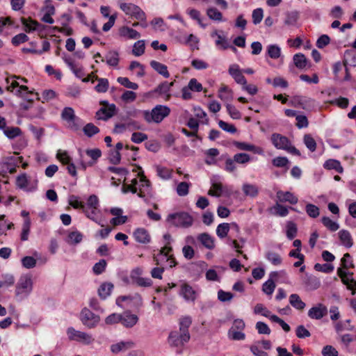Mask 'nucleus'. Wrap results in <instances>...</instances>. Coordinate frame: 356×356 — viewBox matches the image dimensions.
I'll list each match as a JSON object with an SVG mask.
<instances>
[{"mask_svg": "<svg viewBox=\"0 0 356 356\" xmlns=\"http://www.w3.org/2000/svg\"><path fill=\"white\" fill-rule=\"evenodd\" d=\"M140 176V182L141 183L139 186L138 192V188L135 186L132 185H124L122 188V192L123 193H127L128 192H131L132 193H136L138 197L144 199L145 202H147V199L146 196L151 194V186L150 181L146 178L143 172L139 173Z\"/></svg>", "mask_w": 356, "mask_h": 356, "instance_id": "1", "label": "nucleus"}, {"mask_svg": "<svg viewBox=\"0 0 356 356\" xmlns=\"http://www.w3.org/2000/svg\"><path fill=\"white\" fill-rule=\"evenodd\" d=\"M193 218L188 213L181 211L170 213L166 221L176 227L188 228L193 225Z\"/></svg>", "mask_w": 356, "mask_h": 356, "instance_id": "2", "label": "nucleus"}, {"mask_svg": "<svg viewBox=\"0 0 356 356\" xmlns=\"http://www.w3.org/2000/svg\"><path fill=\"white\" fill-rule=\"evenodd\" d=\"M170 113V109L167 106L157 105L151 112L149 111H143V117L147 122H152L156 123L161 122Z\"/></svg>", "mask_w": 356, "mask_h": 356, "instance_id": "3", "label": "nucleus"}, {"mask_svg": "<svg viewBox=\"0 0 356 356\" xmlns=\"http://www.w3.org/2000/svg\"><path fill=\"white\" fill-rule=\"evenodd\" d=\"M61 118L68 123V127L72 131H76L80 129V119L75 115L72 108H64L61 113Z\"/></svg>", "mask_w": 356, "mask_h": 356, "instance_id": "4", "label": "nucleus"}, {"mask_svg": "<svg viewBox=\"0 0 356 356\" xmlns=\"http://www.w3.org/2000/svg\"><path fill=\"white\" fill-rule=\"evenodd\" d=\"M120 7L127 15H131L132 19L145 21V13L139 6L133 3H122Z\"/></svg>", "mask_w": 356, "mask_h": 356, "instance_id": "5", "label": "nucleus"}, {"mask_svg": "<svg viewBox=\"0 0 356 356\" xmlns=\"http://www.w3.org/2000/svg\"><path fill=\"white\" fill-rule=\"evenodd\" d=\"M80 319L84 325L91 329L97 325L100 321V317L85 307L81 312Z\"/></svg>", "mask_w": 356, "mask_h": 356, "instance_id": "6", "label": "nucleus"}, {"mask_svg": "<svg viewBox=\"0 0 356 356\" xmlns=\"http://www.w3.org/2000/svg\"><path fill=\"white\" fill-rule=\"evenodd\" d=\"M32 280L31 276H22L16 286L15 293L17 296H28L32 291Z\"/></svg>", "mask_w": 356, "mask_h": 356, "instance_id": "7", "label": "nucleus"}, {"mask_svg": "<svg viewBox=\"0 0 356 356\" xmlns=\"http://www.w3.org/2000/svg\"><path fill=\"white\" fill-rule=\"evenodd\" d=\"M280 276L282 277H286V273L284 270H280V271H273L270 273V278L264 283L262 286V291L266 293L267 295H271L275 289V284L274 282L275 280H277V278Z\"/></svg>", "mask_w": 356, "mask_h": 356, "instance_id": "8", "label": "nucleus"}, {"mask_svg": "<svg viewBox=\"0 0 356 356\" xmlns=\"http://www.w3.org/2000/svg\"><path fill=\"white\" fill-rule=\"evenodd\" d=\"M67 334L70 339L83 342L85 344H90L94 341L90 334L76 330L73 327H69L67 329Z\"/></svg>", "mask_w": 356, "mask_h": 356, "instance_id": "9", "label": "nucleus"}, {"mask_svg": "<svg viewBox=\"0 0 356 356\" xmlns=\"http://www.w3.org/2000/svg\"><path fill=\"white\" fill-rule=\"evenodd\" d=\"M116 113V106L111 104L108 107H102L97 112L95 117L98 120H108Z\"/></svg>", "mask_w": 356, "mask_h": 356, "instance_id": "10", "label": "nucleus"}, {"mask_svg": "<svg viewBox=\"0 0 356 356\" xmlns=\"http://www.w3.org/2000/svg\"><path fill=\"white\" fill-rule=\"evenodd\" d=\"M327 314V307L321 303L312 307L308 311V316L312 319L319 320Z\"/></svg>", "mask_w": 356, "mask_h": 356, "instance_id": "11", "label": "nucleus"}, {"mask_svg": "<svg viewBox=\"0 0 356 356\" xmlns=\"http://www.w3.org/2000/svg\"><path fill=\"white\" fill-rule=\"evenodd\" d=\"M197 291L188 284L184 283L181 286L179 295L186 301L194 302L197 298Z\"/></svg>", "mask_w": 356, "mask_h": 356, "instance_id": "12", "label": "nucleus"}, {"mask_svg": "<svg viewBox=\"0 0 356 356\" xmlns=\"http://www.w3.org/2000/svg\"><path fill=\"white\" fill-rule=\"evenodd\" d=\"M271 142L273 145L278 149H286V147L290 145L289 139L284 136H282L280 134L274 133L271 135Z\"/></svg>", "mask_w": 356, "mask_h": 356, "instance_id": "13", "label": "nucleus"}, {"mask_svg": "<svg viewBox=\"0 0 356 356\" xmlns=\"http://www.w3.org/2000/svg\"><path fill=\"white\" fill-rule=\"evenodd\" d=\"M302 284L307 291H314L321 286L320 280L315 276L306 273L302 278Z\"/></svg>", "mask_w": 356, "mask_h": 356, "instance_id": "14", "label": "nucleus"}, {"mask_svg": "<svg viewBox=\"0 0 356 356\" xmlns=\"http://www.w3.org/2000/svg\"><path fill=\"white\" fill-rule=\"evenodd\" d=\"M136 241L140 243L147 244L150 242L151 237L145 228H138L134 232Z\"/></svg>", "mask_w": 356, "mask_h": 356, "instance_id": "15", "label": "nucleus"}, {"mask_svg": "<svg viewBox=\"0 0 356 356\" xmlns=\"http://www.w3.org/2000/svg\"><path fill=\"white\" fill-rule=\"evenodd\" d=\"M233 145L240 150L249 151L257 154H261L262 152V149L260 147L245 142L234 140L233 141Z\"/></svg>", "mask_w": 356, "mask_h": 356, "instance_id": "16", "label": "nucleus"}, {"mask_svg": "<svg viewBox=\"0 0 356 356\" xmlns=\"http://www.w3.org/2000/svg\"><path fill=\"white\" fill-rule=\"evenodd\" d=\"M138 321L136 315L132 314L130 312H126L122 314V320L120 323L126 327H132Z\"/></svg>", "mask_w": 356, "mask_h": 356, "instance_id": "17", "label": "nucleus"}, {"mask_svg": "<svg viewBox=\"0 0 356 356\" xmlns=\"http://www.w3.org/2000/svg\"><path fill=\"white\" fill-rule=\"evenodd\" d=\"M119 35L126 39H138L140 37V34L137 31L126 26L119 29Z\"/></svg>", "mask_w": 356, "mask_h": 356, "instance_id": "18", "label": "nucleus"}, {"mask_svg": "<svg viewBox=\"0 0 356 356\" xmlns=\"http://www.w3.org/2000/svg\"><path fill=\"white\" fill-rule=\"evenodd\" d=\"M63 60L76 77L82 78L85 75L82 67H78L70 56H65Z\"/></svg>", "mask_w": 356, "mask_h": 356, "instance_id": "19", "label": "nucleus"}, {"mask_svg": "<svg viewBox=\"0 0 356 356\" xmlns=\"http://www.w3.org/2000/svg\"><path fill=\"white\" fill-rule=\"evenodd\" d=\"M42 17L41 20L42 22H54L52 15L55 13L54 6L51 4H47L42 9Z\"/></svg>", "mask_w": 356, "mask_h": 356, "instance_id": "20", "label": "nucleus"}, {"mask_svg": "<svg viewBox=\"0 0 356 356\" xmlns=\"http://www.w3.org/2000/svg\"><path fill=\"white\" fill-rule=\"evenodd\" d=\"M197 240L209 250H213L215 247L213 238L207 233L199 234Z\"/></svg>", "mask_w": 356, "mask_h": 356, "instance_id": "21", "label": "nucleus"}, {"mask_svg": "<svg viewBox=\"0 0 356 356\" xmlns=\"http://www.w3.org/2000/svg\"><path fill=\"white\" fill-rule=\"evenodd\" d=\"M293 102L297 104L300 108L307 109L313 105L314 101L311 98L303 96H295L293 97Z\"/></svg>", "mask_w": 356, "mask_h": 356, "instance_id": "22", "label": "nucleus"}, {"mask_svg": "<svg viewBox=\"0 0 356 356\" xmlns=\"http://www.w3.org/2000/svg\"><path fill=\"white\" fill-rule=\"evenodd\" d=\"M149 65L156 72L162 75L163 77L168 78L170 76V73L168 71V67L165 65L156 60L150 61Z\"/></svg>", "mask_w": 356, "mask_h": 356, "instance_id": "23", "label": "nucleus"}, {"mask_svg": "<svg viewBox=\"0 0 356 356\" xmlns=\"http://www.w3.org/2000/svg\"><path fill=\"white\" fill-rule=\"evenodd\" d=\"M15 95L20 97L29 102L33 103V99L31 95H33V92L29 90V88L26 86H22L19 89H17L15 92Z\"/></svg>", "mask_w": 356, "mask_h": 356, "instance_id": "24", "label": "nucleus"}, {"mask_svg": "<svg viewBox=\"0 0 356 356\" xmlns=\"http://www.w3.org/2000/svg\"><path fill=\"white\" fill-rule=\"evenodd\" d=\"M339 237L341 243L348 248L353 246V239L348 230L342 229L339 232Z\"/></svg>", "mask_w": 356, "mask_h": 356, "instance_id": "25", "label": "nucleus"}, {"mask_svg": "<svg viewBox=\"0 0 356 356\" xmlns=\"http://www.w3.org/2000/svg\"><path fill=\"white\" fill-rule=\"evenodd\" d=\"M277 196L280 202H289L292 204H296L298 201V198L291 192L279 191Z\"/></svg>", "mask_w": 356, "mask_h": 356, "instance_id": "26", "label": "nucleus"}, {"mask_svg": "<svg viewBox=\"0 0 356 356\" xmlns=\"http://www.w3.org/2000/svg\"><path fill=\"white\" fill-rule=\"evenodd\" d=\"M113 289V284L111 282H105L100 285L98 289V294L102 299H106L110 296Z\"/></svg>", "mask_w": 356, "mask_h": 356, "instance_id": "27", "label": "nucleus"}, {"mask_svg": "<svg viewBox=\"0 0 356 356\" xmlns=\"http://www.w3.org/2000/svg\"><path fill=\"white\" fill-rule=\"evenodd\" d=\"M24 25L25 31L30 33L34 31H38L40 34H42L43 31L47 29H50L49 26L44 24H23Z\"/></svg>", "mask_w": 356, "mask_h": 356, "instance_id": "28", "label": "nucleus"}, {"mask_svg": "<svg viewBox=\"0 0 356 356\" xmlns=\"http://www.w3.org/2000/svg\"><path fill=\"white\" fill-rule=\"evenodd\" d=\"M242 190L243 193L246 196H249L251 197H255L258 195L259 188L254 184L245 183L242 186Z\"/></svg>", "mask_w": 356, "mask_h": 356, "instance_id": "29", "label": "nucleus"}, {"mask_svg": "<svg viewBox=\"0 0 356 356\" xmlns=\"http://www.w3.org/2000/svg\"><path fill=\"white\" fill-rule=\"evenodd\" d=\"M105 59L108 65L116 67L120 60L119 54L116 51H110L106 54Z\"/></svg>", "mask_w": 356, "mask_h": 356, "instance_id": "30", "label": "nucleus"}, {"mask_svg": "<svg viewBox=\"0 0 356 356\" xmlns=\"http://www.w3.org/2000/svg\"><path fill=\"white\" fill-rule=\"evenodd\" d=\"M323 166L327 170H335L339 173H342L343 171L341 163L335 159H329L326 161Z\"/></svg>", "mask_w": 356, "mask_h": 356, "instance_id": "31", "label": "nucleus"}, {"mask_svg": "<svg viewBox=\"0 0 356 356\" xmlns=\"http://www.w3.org/2000/svg\"><path fill=\"white\" fill-rule=\"evenodd\" d=\"M289 302L294 308L299 310L303 309L306 306L305 303L296 293H293L289 296Z\"/></svg>", "mask_w": 356, "mask_h": 356, "instance_id": "32", "label": "nucleus"}, {"mask_svg": "<svg viewBox=\"0 0 356 356\" xmlns=\"http://www.w3.org/2000/svg\"><path fill=\"white\" fill-rule=\"evenodd\" d=\"M307 59L303 54L298 53L293 56V63L299 69H303L307 64Z\"/></svg>", "mask_w": 356, "mask_h": 356, "instance_id": "33", "label": "nucleus"}, {"mask_svg": "<svg viewBox=\"0 0 356 356\" xmlns=\"http://www.w3.org/2000/svg\"><path fill=\"white\" fill-rule=\"evenodd\" d=\"M95 80L98 81V84L95 87V90L97 92H106L109 86L108 80L105 78H99L97 76Z\"/></svg>", "mask_w": 356, "mask_h": 356, "instance_id": "34", "label": "nucleus"}, {"mask_svg": "<svg viewBox=\"0 0 356 356\" xmlns=\"http://www.w3.org/2000/svg\"><path fill=\"white\" fill-rule=\"evenodd\" d=\"M3 134L9 139H13L22 134L20 128L17 127H7L3 129Z\"/></svg>", "mask_w": 356, "mask_h": 356, "instance_id": "35", "label": "nucleus"}, {"mask_svg": "<svg viewBox=\"0 0 356 356\" xmlns=\"http://www.w3.org/2000/svg\"><path fill=\"white\" fill-rule=\"evenodd\" d=\"M31 220L29 218H25L22 229L20 238L22 241H27L30 233Z\"/></svg>", "mask_w": 356, "mask_h": 356, "instance_id": "36", "label": "nucleus"}, {"mask_svg": "<svg viewBox=\"0 0 356 356\" xmlns=\"http://www.w3.org/2000/svg\"><path fill=\"white\" fill-rule=\"evenodd\" d=\"M127 300H136V302L138 307L143 305V298L140 294H136L135 296L132 297L130 296H122L116 299V304L120 305V302L125 301Z\"/></svg>", "mask_w": 356, "mask_h": 356, "instance_id": "37", "label": "nucleus"}, {"mask_svg": "<svg viewBox=\"0 0 356 356\" xmlns=\"http://www.w3.org/2000/svg\"><path fill=\"white\" fill-rule=\"evenodd\" d=\"M99 131V129L92 123H88L83 128L84 134L88 138L92 137L98 134Z\"/></svg>", "mask_w": 356, "mask_h": 356, "instance_id": "38", "label": "nucleus"}, {"mask_svg": "<svg viewBox=\"0 0 356 356\" xmlns=\"http://www.w3.org/2000/svg\"><path fill=\"white\" fill-rule=\"evenodd\" d=\"M267 54L273 59H277L281 56V49L277 44H270L267 47Z\"/></svg>", "mask_w": 356, "mask_h": 356, "instance_id": "39", "label": "nucleus"}, {"mask_svg": "<svg viewBox=\"0 0 356 356\" xmlns=\"http://www.w3.org/2000/svg\"><path fill=\"white\" fill-rule=\"evenodd\" d=\"M145 44L144 40H138L133 46L132 54L136 56H140L145 53Z\"/></svg>", "mask_w": 356, "mask_h": 356, "instance_id": "40", "label": "nucleus"}, {"mask_svg": "<svg viewBox=\"0 0 356 356\" xmlns=\"http://www.w3.org/2000/svg\"><path fill=\"white\" fill-rule=\"evenodd\" d=\"M266 258L273 265L278 266L282 264V259L278 253L268 251L266 254Z\"/></svg>", "mask_w": 356, "mask_h": 356, "instance_id": "41", "label": "nucleus"}, {"mask_svg": "<svg viewBox=\"0 0 356 356\" xmlns=\"http://www.w3.org/2000/svg\"><path fill=\"white\" fill-rule=\"evenodd\" d=\"M298 228L296 225L292 221H289L286 224V236L289 240L293 239L297 234Z\"/></svg>", "mask_w": 356, "mask_h": 356, "instance_id": "42", "label": "nucleus"}, {"mask_svg": "<svg viewBox=\"0 0 356 356\" xmlns=\"http://www.w3.org/2000/svg\"><path fill=\"white\" fill-rule=\"evenodd\" d=\"M229 224L223 222L218 225L216 229V234L220 238H225L229 231Z\"/></svg>", "mask_w": 356, "mask_h": 356, "instance_id": "43", "label": "nucleus"}, {"mask_svg": "<svg viewBox=\"0 0 356 356\" xmlns=\"http://www.w3.org/2000/svg\"><path fill=\"white\" fill-rule=\"evenodd\" d=\"M321 222L331 232H335L339 228V225L336 222L332 221L329 217L323 216Z\"/></svg>", "mask_w": 356, "mask_h": 356, "instance_id": "44", "label": "nucleus"}, {"mask_svg": "<svg viewBox=\"0 0 356 356\" xmlns=\"http://www.w3.org/2000/svg\"><path fill=\"white\" fill-rule=\"evenodd\" d=\"M170 88L168 86V82L163 81L161 83H160L154 90L155 92H157L160 95H166L167 99H169L170 97V95L168 93L170 91Z\"/></svg>", "mask_w": 356, "mask_h": 356, "instance_id": "45", "label": "nucleus"}, {"mask_svg": "<svg viewBox=\"0 0 356 356\" xmlns=\"http://www.w3.org/2000/svg\"><path fill=\"white\" fill-rule=\"evenodd\" d=\"M172 250V248L171 246H169L168 244H166L163 248H162L159 250V253L157 255L154 256V261H155L156 265H160L159 257H167L168 256V252H171Z\"/></svg>", "mask_w": 356, "mask_h": 356, "instance_id": "46", "label": "nucleus"}, {"mask_svg": "<svg viewBox=\"0 0 356 356\" xmlns=\"http://www.w3.org/2000/svg\"><path fill=\"white\" fill-rule=\"evenodd\" d=\"M236 163L246 164L251 161V157L246 153H237L233 156Z\"/></svg>", "mask_w": 356, "mask_h": 356, "instance_id": "47", "label": "nucleus"}, {"mask_svg": "<svg viewBox=\"0 0 356 356\" xmlns=\"http://www.w3.org/2000/svg\"><path fill=\"white\" fill-rule=\"evenodd\" d=\"M132 281L140 286L148 287L152 285V280L149 278L132 276Z\"/></svg>", "mask_w": 356, "mask_h": 356, "instance_id": "48", "label": "nucleus"}, {"mask_svg": "<svg viewBox=\"0 0 356 356\" xmlns=\"http://www.w3.org/2000/svg\"><path fill=\"white\" fill-rule=\"evenodd\" d=\"M303 140L305 145L309 149V151L314 152L316 150V143L310 134H305L304 136Z\"/></svg>", "mask_w": 356, "mask_h": 356, "instance_id": "49", "label": "nucleus"}, {"mask_svg": "<svg viewBox=\"0 0 356 356\" xmlns=\"http://www.w3.org/2000/svg\"><path fill=\"white\" fill-rule=\"evenodd\" d=\"M117 81L122 86L129 89L137 90L138 88V85L130 81L127 77H118Z\"/></svg>", "mask_w": 356, "mask_h": 356, "instance_id": "50", "label": "nucleus"}, {"mask_svg": "<svg viewBox=\"0 0 356 356\" xmlns=\"http://www.w3.org/2000/svg\"><path fill=\"white\" fill-rule=\"evenodd\" d=\"M70 204L74 209H79L83 211H86L87 207L83 202L79 201L78 197L75 195H72L69 200Z\"/></svg>", "mask_w": 356, "mask_h": 356, "instance_id": "51", "label": "nucleus"}, {"mask_svg": "<svg viewBox=\"0 0 356 356\" xmlns=\"http://www.w3.org/2000/svg\"><path fill=\"white\" fill-rule=\"evenodd\" d=\"M305 210L307 215L313 218H316L319 216V208L313 204H307L305 207Z\"/></svg>", "mask_w": 356, "mask_h": 356, "instance_id": "52", "label": "nucleus"}, {"mask_svg": "<svg viewBox=\"0 0 356 356\" xmlns=\"http://www.w3.org/2000/svg\"><path fill=\"white\" fill-rule=\"evenodd\" d=\"M37 261L35 258L31 256H26L22 259V264L23 267L30 269L36 266Z\"/></svg>", "mask_w": 356, "mask_h": 356, "instance_id": "53", "label": "nucleus"}, {"mask_svg": "<svg viewBox=\"0 0 356 356\" xmlns=\"http://www.w3.org/2000/svg\"><path fill=\"white\" fill-rule=\"evenodd\" d=\"M254 312L256 314H261L262 316L269 318L271 316L270 312L261 303H258L255 305Z\"/></svg>", "mask_w": 356, "mask_h": 356, "instance_id": "54", "label": "nucleus"}, {"mask_svg": "<svg viewBox=\"0 0 356 356\" xmlns=\"http://www.w3.org/2000/svg\"><path fill=\"white\" fill-rule=\"evenodd\" d=\"M314 268L316 271L323 272V273H330L333 271L334 266L332 264H321L317 263L314 265Z\"/></svg>", "mask_w": 356, "mask_h": 356, "instance_id": "55", "label": "nucleus"}, {"mask_svg": "<svg viewBox=\"0 0 356 356\" xmlns=\"http://www.w3.org/2000/svg\"><path fill=\"white\" fill-rule=\"evenodd\" d=\"M107 263L105 259H100L97 263H96L93 268V272L95 275H100L103 272L105 271Z\"/></svg>", "mask_w": 356, "mask_h": 356, "instance_id": "56", "label": "nucleus"}, {"mask_svg": "<svg viewBox=\"0 0 356 356\" xmlns=\"http://www.w3.org/2000/svg\"><path fill=\"white\" fill-rule=\"evenodd\" d=\"M128 344H131V343L120 341L119 343L111 345V350L113 353H118L120 351L127 349L128 347L127 346V345Z\"/></svg>", "mask_w": 356, "mask_h": 356, "instance_id": "57", "label": "nucleus"}, {"mask_svg": "<svg viewBox=\"0 0 356 356\" xmlns=\"http://www.w3.org/2000/svg\"><path fill=\"white\" fill-rule=\"evenodd\" d=\"M208 17L216 21H220L222 19L221 13L216 8H210L207 11Z\"/></svg>", "mask_w": 356, "mask_h": 356, "instance_id": "58", "label": "nucleus"}, {"mask_svg": "<svg viewBox=\"0 0 356 356\" xmlns=\"http://www.w3.org/2000/svg\"><path fill=\"white\" fill-rule=\"evenodd\" d=\"M270 320L272 322L278 323L285 332H288L290 331V326L277 316L272 314L270 317Z\"/></svg>", "mask_w": 356, "mask_h": 356, "instance_id": "59", "label": "nucleus"}, {"mask_svg": "<svg viewBox=\"0 0 356 356\" xmlns=\"http://www.w3.org/2000/svg\"><path fill=\"white\" fill-rule=\"evenodd\" d=\"M86 154L92 159L91 161H94V164L101 157L102 152L99 149H91L86 151Z\"/></svg>", "mask_w": 356, "mask_h": 356, "instance_id": "60", "label": "nucleus"}, {"mask_svg": "<svg viewBox=\"0 0 356 356\" xmlns=\"http://www.w3.org/2000/svg\"><path fill=\"white\" fill-rule=\"evenodd\" d=\"M189 184L185 181L180 182L177 187V193L179 196H186L188 194Z\"/></svg>", "mask_w": 356, "mask_h": 356, "instance_id": "61", "label": "nucleus"}, {"mask_svg": "<svg viewBox=\"0 0 356 356\" xmlns=\"http://www.w3.org/2000/svg\"><path fill=\"white\" fill-rule=\"evenodd\" d=\"M29 40L28 36L23 33H19L14 36L12 38V44L15 46H18L19 44L26 42Z\"/></svg>", "mask_w": 356, "mask_h": 356, "instance_id": "62", "label": "nucleus"}, {"mask_svg": "<svg viewBox=\"0 0 356 356\" xmlns=\"http://www.w3.org/2000/svg\"><path fill=\"white\" fill-rule=\"evenodd\" d=\"M330 42V38L327 35L323 34L321 35L316 43V45L319 49H323L329 44Z\"/></svg>", "mask_w": 356, "mask_h": 356, "instance_id": "63", "label": "nucleus"}, {"mask_svg": "<svg viewBox=\"0 0 356 356\" xmlns=\"http://www.w3.org/2000/svg\"><path fill=\"white\" fill-rule=\"evenodd\" d=\"M323 356H338V351L332 346H325L322 350Z\"/></svg>", "mask_w": 356, "mask_h": 356, "instance_id": "64", "label": "nucleus"}]
</instances>
